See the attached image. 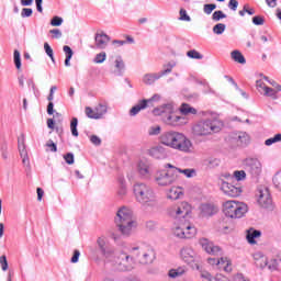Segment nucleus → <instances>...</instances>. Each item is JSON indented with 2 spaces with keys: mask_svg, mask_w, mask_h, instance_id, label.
<instances>
[{
  "mask_svg": "<svg viewBox=\"0 0 281 281\" xmlns=\"http://www.w3.org/2000/svg\"><path fill=\"white\" fill-rule=\"evenodd\" d=\"M160 143L164 144V146H168V148L179 150V153H186L187 155H190L194 148L192 140H190L188 136L176 131L162 133L160 136Z\"/></svg>",
  "mask_w": 281,
  "mask_h": 281,
  "instance_id": "f257e3e1",
  "label": "nucleus"
},
{
  "mask_svg": "<svg viewBox=\"0 0 281 281\" xmlns=\"http://www.w3.org/2000/svg\"><path fill=\"white\" fill-rule=\"evenodd\" d=\"M189 58H193L194 60H203V55L199 53L196 49H191L187 53Z\"/></svg>",
  "mask_w": 281,
  "mask_h": 281,
  "instance_id": "58836bf2",
  "label": "nucleus"
},
{
  "mask_svg": "<svg viewBox=\"0 0 281 281\" xmlns=\"http://www.w3.org/2000/svg\"><path fill=\"white\" fill-rule=\"evenodd\" d=\"M94 41L98 49H105L106 45H109V41H111V37H109V35L105 33H97Z\"/></svg>",
  "mask_w": 281,
  "mask_h": 281,
  "instance_id": "5701e85b",
  "label": "nucleus"
},
{
  "mask_svg": "<svg viewBox=\"0 0 281 281\" xmlns=\"http://www.w3.org/2000/svg\"><path fill=\"white\" fill-rule=\"evenodd\" d=\"M44 49L48 57H50L52 63H56V59L54 58V49H52V46H49L48 43H44Z\"/></svg>",
  "mask_w": 281,
  "mask_h": 281,
  "instance_id": "c03bdc74",
  "label": "nucleus"
},
{
  "mask_svg": "<svg viewBox=\"0 0 281 281\" xmlns=\"http://www.w3.org/2000/svg\"><path fill=\"white\" fill-rule=\"evenodd\" d=\"M225 30H226V25L224 23H217L216 25L213 26V32L217 35L223 34Z\"/></svg>",
  "mask_w": 281,
  "mask_h": 281,
  "instance_id": "49530a36",
  "label": "nucleus"
},
{
  "mask_svg": "<svg viewBox=\"0 0 281 281\" xmlns=\"http://www.w3.org/2000/svg\"><path fill=\"white\" fill-rule=\"evenodd\" d=\"M161 133V126L156 125L149 128V135H159Z\"/></svg>",
  "mask_w": 281,
  "mask_h": 281,
  "instance_id": "052dcab7",
  "label": "nucleus"
},
{
  "mask_svg": "<svg viewBox=\"0 0 281 281\" xmlns=\"http://www.w3.org/2000/svg\"><path fill=\"white\" fill-rule=\"evenodd\" d=\"M254 260L256 267H258L259 269H265L269 262V259L262 252H256L254 255Z\"/></svg>",
  "mask_w": 281,
  "mask_h": 281,
  "instance_id": "bb28decb",
  "label": "nucleus"
},
{
  "mask_svg": "<svg viewBox=\"0 0 281 281\" xmlns=\"http://www.w3.org/2000/svg\"><path fill=\"white\" fill-rule=\"evenodd\" d=\"M115 67L116 69H119V71H122V69H124L125 65H124V60H122V57L116 58Z\"/></svg>",
  "mask_w": 281,
  "mask_h": 281,
  "instance_id": "e2e57ef3",
  "label": "nucleus"
},
{
  "mask_svg": "<svg viewBox=\"0 0 281 281\" xmlns=\"http://www.w3.org/2000/svg\"><path fill=\"white\" fill-rule=\"evenodd\" d=\"M231 56L233 60H235V63H239V65H245V56H243V53H240L239 50H233L231 53Z\"/></svg>",
  "mask_w": 281,
  "mask_h": 281,
  "instance_id": "72a5a7b5",
  "label": "nucleus"
},
{
  "mask_svg": "<svg viewBox=\"0 0 281 281\" xmlns=\"http://www.w3.org/2000/svg\"><path fill=\"white\" fill-rule=\"evenodd\" d=\"M199 244L201 245L202 249L206 251V254H211L212 256H221L223 254V249L214 245V243L210 241L207 238H201Z\"/></svg>",
  "mask_w": 281,
  "mask_h": 281,
  "instance_id": "6ab92c4d",
  "label": "nucleus"
},
{
  "mask_svg": "<svg viewBox=\"0 0 281 281\" xmlns=\"http://www.w3.org/2000/svg\"><path fill=\"white\" fill-rule=\"evenodd\" d=\"M46 146H47V148H50L52 153H57L58 151V148L56 147V143H54V140H52V139H49L46 143Z\"/></svg>",
  "mask_w": 281,
  "mask_h": 281,
  "instance_id": "69168bd1",
  "label": "nucleus"
},
{
  "mask_svg": "<svg viewBox=\"0 0 281 281\" xmlns=\"http://www.w3.org/2000/svg\"><path fill=\"white\" fill-rule=\"evenodd\" d=\"M64 159H65L66 164H68V166H71L74 164V154L68 153V154L64 155Z\"/></svg>",
  "mask_w": 281,
  "mask_h": 281,
  "instance_id": "680f3d73",
  "label": "nucleus"
},
{
  "mask_svg": "<svg viewBox=\"0 0 281 281\" xmlns=\"http://www.w3.org/2000/svg\"><path fill=\"white\" fill-rule=\"evenodd\" d=\"M13 60H14L15 68L18 70H20L21 69V53L16 49L13 52Z\"/></svg>",
  "mask_w": 281,
  "mask_h": 281,
  "instance_id": "a19ab883",
  "label": "nucleus"
},
{
  "mask_svg": "<svg viewBox=\"0 0 281 281\" xmlns=\"http://www.w3.org/2000/svg\"><path fill=\"white\" fill-rule=\"evenodd\" d=\"M155 181L160 188H166L172 186L177 181V172L175 170H161L157 171L155 175Z\"/></svg>",
  "mask_w": 281,
  "mask_h": 281,
  "instance_id": "9b49d317",
  "label": "nucleus"
},
{
  "mask_svg": "<svg viewBox=\"0 0 281 281\" xmlns=\"http://www.w3.org/2000/svg\"><path fill=\"white\" fill-rule=\"evenodd\" d=\"M63 52L66 55V59H65L66 67H71V58H74V50L71 49V47L65 45L63 47Z\"/></svg>",
  "mask_w": 281,
  "mask_h": 281,
  "instance_id": "7c9ffc66",
  "label": "nucleus"
},
{
  "mask_svg": "<svg viewBox=\"0 0 281 281\" xmlns=\"http://www.w3.org/2000/svg\"><path fill=\"white\" fill-rule=\"evenodd\" d=\"M97 245L104 258H113L115 250L113 249V247H111V245H109L106 237H99L97 240Z\"/></svg>",
  "mask_w": 281,
  "mask_h": 281,
  "instance_id": "aec40b11",
  "label": "nucleus"
},
{
  "mask_svg": "<svg viewBox=\"0 0 281 281\" xmlns=\"http://www.w3.org/2000/svg\"><path fill=\"white\" fill-rule=\"evenodd\" d=\"M233 177H235L236 181H245L247 172H245V170H236L234 171Z\"/></svg>",
  "mask_w": 281,
  "mask_h": 281,
  "instance_id": "37998d69",
  "label": "nucleus"
},
{
  "mask_svg": "<svg viewBox=\"0 0 281 281\" xmlns=\"http://www.w3.org/2000/svg\"><path fill=\"white\" fill-rule=\"evenodd\" d=\"M119 271H133L135 268V258L126 252H121L116 261Z\"/></svg>",
  "mask_w": 281,
  "mask_h": 281,
  "instance_id": "2eb2a0df",
  "label": "nucleus"
},
{
  "mask_svg": "<svg viewBox=\"0 0 281 281\" xmlns=\"http://www.w3.org/2000/svg\"><path fill=\"white\" fill-rule=\"evenodd\" d=\"M272 183L281 192V170L273 176Z\"/></svg>",
  "mask_w": 281,
  "mask_h": 281,
  "instance_id": "4c0bfd02",
  "label": "nucleus"
},
{
  "mask_svg": "<svg viewBox=\"0 0 281 281\" xmlns=\"http://www.w3.org/2000/svg\"><path fill=\"white\" fill-rule=\"evenodd\" d=\"M183 196V188L181 187H172L167 192V199H170L171 201H177Z\"/></svg>",
  "mask_w": 281,
  "mask_h": 281,
  "instance_id": "a878e982",
  "label": "nucleus"
},
{
  "mask_svg": "<svg viewBox=\"0 0 281 281\" xmlns=\"http://www.w3.org/2000/svg\"><path fill=\"white\" fill-rule=\"evenodd\" d=\"M214 10H216L215 3L204 4V7H203L204 14H212V12H214Z\"/></svg>",
  "mask_w": 281,
  "mask_h": 281,
  "instance_id": "de8ad7c7",
  "label": "nucleus"
},
{
  "mask_svg": "<svg viewBox=\"0 0 281 281\" xmlns=\"http://www.w3.org/2000/svg\"><path fill=\"white\" fill-rule=\"evenodd\" d=\"M180 258L183 260V262H187L190 265V262H196L199 256L196 255V251L190 246L183 247L180 250Z\"/></svg>",
  "mask_w": 281,
  "mask_h": 281,
  "instance_id": "412c9836",
  "label": "nucleus"
},
{
  "mask_svg": "<svg viewBox=\"0 0 281 281\" xmlns=\"http://www.w3.org/2000/svg\"><path fill=\"white\" fill-rule=\"evenodd\" d=\"M33 12L34 11L32 9L24 8V9H22L21 16H22V19H27V18L32 16Z\"/></svg>",
  "mask_w": 281,
  "mask_h": 281,
  "instance_id": "6e6d98bb",
  "label": "nucleus"
},
{
  "mask_svg": "<svg viewBox=\"0 0 281 281\" xmlns=\"http://www.w3.org/2000/svg\"><path fill=\"white\" fill-rule=\"evenodd\" d=\"M180 113L182 115H196V109L190 106L188 103H182L180 106Z\"/></svg>",
  "mask_w": 281,
  "mask_h": 281,
  "instance_id": "2f4dec72",
  "label": "nucleus"
},
{
  "mask_svg": "<svg viewBox=\"0 0 281 281\" xmlns=\"http://www.w3.org/2000/svg\"><path fill=\"white\" fill-rule=\"evenodd\" d=\"M180 21H192V19L190 18V15H188V11H186V9H180Z\"/></svg>",
  "mask_w": 281,
  "mask_h": 281,
  "instance_id": "864d4df0",
  "label": "nucleus"
},
{
  "mask_svg": "<svg viewBox=\"0 0 281 281\" xmlns=\"http://www.w3.org/2000/svg\"><path fill=\"white\" fill-rule=\"evenodd\" d=\"M221 128H223V122L206 119L194 124L192 133L195 137H205L212 133H221Z\"/></svg>",
  "mask_w": 281,
  "mask_h": 281,
  "instance_id": "39448f33",
  "label": "nucleus"
},
{
  "mask_svg": "<svg viewBox=\"0 0 281 281\" xmlns=\"http://www.w3.org/2000/svg\"><path fill=\"white\" fill-rule=\"evenodd\" d=\"M261 95H266L267 98H272V100H278V91L273 88L268 87Z\"/></svg>",
  "mask_w": 281,
  "mask_h": 281,
  "instance_id": "e433bc0d",
  "label": "nucleus"
},
{
  "mask_svg": "<svg viewBox=\"0 0 281 281\" xmlns=\"http://www.w3.org/2000/svg\"><path fill=\"white\" fill-rule=\"evenodd\" d=\"M222 19H227V14H225L223 11L218 10V11H214V13L212 14V20L215 22L221 21Z\"/></svg>",
  "mask_w": 281,
  "mask_h": 281,
  "instance_id": "79ce46f5",
  "label": "nucleus"
},
{
  "mask_svg": "<svg viewBox=\"0 0 281 281\" xmlns=\"http://www.w3.org/2000/svg\"><path fill=\"white\" fill-rule=\"evenodd\" d=\"M207 164H209L210 168H216V166L221 165V160H218L216 158H211L207 160Z\"/></svg>",
  "mask_w": 281,
  "mask_h": 281,
  "instance_id": "338daca9",
  "label": "nucleus"
},
{
  "mask_svg": "<svg viewBox=\"0 0 281 281\" xmlns=\"http://www.w3.org/2000/svg\"><path fill=\"white\" fill-rule=\"evenodd\" d=\"M18 148L20 157H25L27 155V149H25V137L22 135V138L18 139Z\"/></svg>",
  "mask_w": 281,
  "mask_h": 281,
  "instance_id": "c9c22d12",
  "label": "nucleus"
},
{
  "mask_svg": "<svg viewBox=\"0 0 281 281\" xmlns=\"http://www.w3.org/2000/svg\"><path fill=\"white\" fill-rule=\"evenodd\" d=\"M260 236H262V233L260 231L250 228L247 231L246 238L249 245H256V238H260Z\"/></svg>",
  "mask_w": 281,
  "mask_h": 281,
  "instance_id": "cd10ccee",
  "label": "nucleus"
},
{
  "mask_svg": "<svg viewBox=\"0 0 281 281\" xmlns=\"http://www.w3.org/2000/svg\"><path fill=\"white\" fill-rule=\"evenodd\" d=\"M0 267H1L2 271L8 270V257H5V255H2L0 257Z\"/></svg>",
  "mask_w": 281,
  "mask_h": 281,
  "instance_id": "5fc2aeb1",
  "label": "nucleus"
},
{
  "mask_svg": "<svg viewBox=\"0 0 281 281\" xmlns=\"http://www.w3.org/2000/svg\"><path fill=\"white\" fill-rule=\"evenodd\" d=\"M50 25H53V27H60V25H63V18L60 16H54L52 20H50Z\"/></svg>",
  "mask_w": 281,
  "mask_h": 281,
  "instance_id": "8fccbe9b",
  "label": "nucleus"
},
{
  "mask_svg": "<svg viewBox=\"0 0 281 281\" xmlns=\"http://www.w3.org/2000/svg\"><path fill=\"white\" fill-rule=\"evenodd\" d=\"M104 60H106V53H99L94 57V63L97 64H102Z\"/></svg>",
  "mask_w": 281,
  "mask_h": 281,
  "instance_id": "603ef678",
  "label": "nucleus"
},
{
  "mask_svg": "<svg viewBox=\"0 0 281 281\" xmlns=\"http://www.w3.org/2000/svg\"><path fill=\"white\" fill-rule=\"evenodd\" d=\"M228 8L233 12H236V10H238V0H229Z\"/></svg>",
  "mask_w": 281,
  "mask_h": 281,
  "instance_id": "0e129e2a",
  "label": "nucleus"
},
{
  "mask_svg": "<svg viewBox=\"0 0 281 281\" xmlns=\"http://www.w3.org/2000/svg\"><path fill=\"white\" fill-rule=\"evenodd\" d=\"M138 175L143 179H150L153 177V164L148 160H140L137 166Z\"/></svg>",
  "mask_w": 281,
  "mask_h": 281,
  "instance_id": "4be33fe9",
  "label": "nucleus"
},
{
  "mask_svg": "<svg viewBox=\"0 0 281 281\" xmlns=\"http://www.w3.org/2000/svg\"><path fill=\"white\" fill-rule=\"evenodd\" d=\"M150 157H154V159H166L168 157V153L164 148V146H155L151 149H149Z\"/></svg>",
  "mask_w": 281,
  "mask_h": 281,
  "instance_id": "b1692460",
  "label": "nucleus"
},
{
  "mask_svg": "<svg viewBox=\"0 0 281 281\" xmlns=\"http://www.w3.org/2000/svg\"><path fill=\"white\" fill-rule=\"evenodd\" d=\"M247 211V204L244 202L229 200L223 204V212L228 218H243Z\"/></svg>",
  "mask_w": 281,
  "mask_h": 281,
  "instance_id": "0eeeda50",
  "label": "nucleus"
},
{
  "mask_svg": "<svg viewBox=\"0 0 281 281\" xmlns=\"http://www.w3.org/2000/svg\"><path fill=\"white\" fill-rule=\"evenodd\" d=\"M183 273H186V268L179 267L176 269H170L168 271V277L171 278L172 280H175L176 278H181V276H183Z\"/></svg>",
  "mask_w": 281,
  "mask_h": 281,
  "instance_id": "473e14b6",
  "label": "nucleus"
},
{
  "mask_svg": "<svg viewBox=\"0 0 281 281\" xmlns=\"http://www.w3.org/2000/svg\"><path fill=\"white\" fill-rule=\"evenodd\" d=\"M130 252L137 258L140 265H153L155 260V250L150 246L132 247Z\"/></svg>",
  "mask_w": 281,
  "mask_h": 281,
  "instance_id": "6e6552de",
  "label": "nucleus"
},
{
  "mask_svg": "<svg viewBox=\"0 0 281 281\" xmlns=\"http://www.w3.org/2000/svg\"><path fill=\"white\" fill-rule=\"evenodd\" d=\"M70 131L74 137H78V119L77 117H72L70 122Z\"/></svg>",
  "mask_w": 281,
  "mask_h": 281,
  "instance_id": "ea45409f",
  "label": "nucleus"
},
{
  "mask_svg": "<svg viewBox=\"0 0 281 281\" xmlns=\"http://www.w3.org/2000/svg\"><path fill=\"white\" fill-rule=\"evenodd\" d=\"M154 115H159L167 126H183L187 124L186 117L177 114L172 103L162 104L153 110Z\"/></svg>",
  "mask_w": 281,
  "mask_h": 281,
  "instance_id": "7ed1b4c3",
  "label": "nucleus"
},
{
  "mask_svg": "<svg viewBox=\"0 0 281 281\" xmlns=\"http://www.w3.org/2000/svg\"><path fill=\"white\" fill-rule=\"evenodd\" d=\"M121 187L117 191L119 196H126V184L124 182V179H120Z\"/></svg>",
  "mask_w": 281,
  "mask_h": 281,
  "instance_id": "09e8293b",
  "label": "nucleus"
},
{
  "mask_svg": "<svg viewBox=\"0 0 281 281\" xmlns=\"http://www.w3.org/2000/svg\"><path fill=\"white\" fill-rule=\"evenodd\" d=\"M135 200L143 207H155L157 205V193L155 189L144 182H137L133 187Z\"/></svg>",
  "mask_w": 281,
  "mask_h": 281,
  "instance_id": "f03ea898",
  "label": "nucleus"
},
{
  "mask_svg": "<svg viewBox=\"0 0 281 281\" xmlns=\"http://www.w3.org/2000/svg\"><path fill=\"white\" fill-rule=\"evenodd\" d=\"M116 227L123 236H131L133 227H135L136 222L133 218V210L123 206L119 209L115 217Z\"/></svg>",
  "mask_w": 281,
  "mask_h": 281,
  "instance_id": "20e7f679",
  "label": "nucleus"
},
{
  "mask_svg": "<svg viewBox=\"0 0 281 281\" xmlns=\"http://www.w3.org/2000/svg\"><path fill=\"white\" fill-rule=\"evenodd\" d=\"M236 140L240 146H247V144H249V134L246 132H239L236 134Z\"/></svg>",
  "mask_w": 281,
  "mask_h": 281,
  "instance_id": "c756f323",
  "label": "nucleus"
},
{
  "mask_svg": "<svg viewBox=\"0 0 281 281\" xmlns=\"http://www.w3.org/2000/svg\"><path fill=\"white\" fill-rule=\"evenodd\" d=\"M191 212L192 206L188 202H181L168 209V215L173 218V221H188V216H190Z\"/></svg>",
  "mask_w": 281,
  "mask_h": 281,
  "instance_id": "1a4fd4ad",
  "label": "nucleus"
},
{
  "mask_svg": "<svg viewBox=\"0 0 281 281\" xmlns=\"http://www.w3.org/2000/svg\"><path fill=\"white\" fill-rule=\"evenodd\" d=\"M109 106L105 103H99L94 109L91 106H86V115L90 120H102L106 115Z\"/></svg>",
  "mask_w": 281,
  "mask_h": 281,
  "instance_id": "4468645a",
  "label": "nucleus"
},
{
  "mask_svg": "<svg viewBox=\"0 0 281 281\" xmlns=\"http://www.w3.org/2000/svg\"><path fill=\"white\" fill-rule=\"evenodd\" d=\"M173 172H180V175H184V177H188V179H192V177L196 175V170L194 169L175 168Z\"/></svg>",
  "mask_w": 281,
  "mask_h": 281,
  "instance_id": "f704fd0d",
  "label": "nucleus"
},
{
  "mask_svg": "<svg viewBox=\"0 0 281 281\" xmlns=\"http://www.w3.org/2000/svg\"><path fill=\"white\" fill-rule=\"evenodd\" d=\"M172 67L175 65L168 64L167 68L165 70H161L160 72H154V74H146L143 76V82L144 85H155L159 78H164V76L172 72Z\"/></svg>",
  "mask_w": 281,
  "mask_h": 281,
  "instance_id": "dca6fc26",
  "label": "nucleus"
},
{
  "mask_svg": "<svg viewBox=\"0 0 281 281\" xmlns=\"http://www.w3.org/2000/svg\"><path fill=\"white\" fill-rule=\"evenodd\" d=\"M254 25H265V18L256 15L252 18Z\"/></svg>",
  "mask_w": 281,
  "mask_h": 281,
  "instance_id": "bf43d9fd",
  "label": "nucleus"
},
{
  "mask_svg": "<svg viewBox=\"0 0 281 281\" xmlns=\"http://www.w3.org/2000/svg\"><path fill=\"white\" fill-rule=\"evenodd\" d=\"M49 34H53L52 38H63V32L59 29L50 30Z\"/></svg>",
  "mask_w": 281,
  "mask_h": 281,
  "instance_id": "4d7b16f0",
  "label": "nucleus"
},
{
  "mask_svg": "<svg viewBox=\"0 0 281 281\" xmlns=\"http://www.w3.org/2000/svg\"><path fill=\"white\" fill-rule=\"evenodd\" d=\"M159 100H161V95H159V94H154L149 99L140 100L136 105H134L130 110L131 117H135V115H137L140 111H144V109H148L150 106H155V103L159 102Z\"/></svg>",
  "mask_w": 281,
  "mask_h": 281,
  "instance_id": "ddd939ff",
  "label": "nucleus"
},
{
  "mask_svg": "<svg viewBox=\"0 0 281 281\" xmlns=\"http://www.w3.org/2000/svg\"><path fill=\"white\" fill-rule=\"evenodd\" d=\"M172 234L176 238H194L196 236V227L188 220L173 221Z\"/></svg>",
  "mask_w": 281,
  "mask_h": 281,
  "instance_id": "423d86ee",
  "label": "nucleus"
},
{
  "mask_svg": "<svg viewBox=\"0 0 281 281\" xmlns=\"http://www.w3.org/2000/svg\"><path fill=\"white\" fill-rule=\"evenodd\" d=\"M202 216H214V214H218V206L214 204H202L201 205Z\"/></svg>",
  "mask_w": 281,
  "mask_h": 281,
  "instance_id": "393cba45",
  "label": "nucleus"
},
{
  "mask_svg": "<svg viewBox=\"0 0 281 281\" xmlns=\"http://www.w3.org/2000/svg\"><path fill=\"white\" fill-rule=\"evenodd\" d=\"M259 93H263V91L268 88V86L265 83V81H262V79L257 80V85H256Z\"/></svg>",
  "mask_w": 281,
  "mask_h": 281,
  "instance_id": "3c124183",
  "label": "nucleus"
},
{
  "mask_svg": "<svg viewBox=\"0 0 281 281\" xmlns=\"http://www.w3.org/2000/svg\"><path fill=\"white\" fill-rule=\"evenodd\" d=\"M280 266H281V259L279 257L271 258L268 260L267 268L269 271H280Z\"/></svg>",
  "mask_w": 281,
  "mask_h": 281,
  "instance_id": "c85d7f7f",
  "label": "nucleus"
},
{
  "mask_svg": "<svg viewBox=\"0 0 281 281\" xmlns=\"http://www.w3.org/2000/svg\"><path fill=\"white\" fill-rule=\"evenodd\" d=\"M244 169L252 179H258L262 175V162L258 158H246Z\"/></svg>",
  "mask_w": 281,
  "mask_h": 281,
  "instance_id": "9d476101",
  "label": "nucleus"
},
{
  "mask_svg": "<svg viewBox=\"0 0 281 281\" xmlns=\"http://www.w3.org/2000/svg\"><path fill=\"white\" fill-rule=\"evenodd\" d=\"M278 142H281V134H276L274 137L266 139L265 144L272 146V144H278Z\"/></svg>",
  "mask_w": 281,
  "mask_h": 281,
  "instance_id": "a18cd8bd",
  "label": "nucleus"
},
{
  "mask_svg": "<svg viewBox=\"0 0 281 281\" xmlns=\"http://www.w3.org/2000/svg\"><path fill=\"white\" fill-rule=\"evenodd\" d=\"M257 203L263 210H273V199L268 188L261 187L257 190Z\"/></svg>",
  "mask_w": 281,
  "mask_h": 281,
  "instance_id": "f8f14e48",
  "label": "nucleus"
},
{
  "mask_svg": "<svg viewBox=\"0 0 281 281\" xmlns=\"http://www.w3.org/2000/svg\"><path fill=\"white\" fill-rule=\"evenodd\" d=\"M209 265H212L213 267H217V269H223L226 273H232V260H229L227 257L222 258H209L207 259Z\"/></svg>",
  "mask_w": 281,
  "mask_h": 281,
  "instance_id": "f3484780",
  "label": "nucleus"
},
{
  "mask_svg": "<svg viewBox=\"0 0 281 281\" xmlns=\"http://www.w3.org/2000/svg\"><path fill=\"white\" fill-rule=\"evenodd\" d=\"M1 153H2V158L8 159V143H2Z\"/></svg>",
  "mask_w": 281,
  "mask_h": 281,
  "instance_id": "774afa93",
  "label": "nucleus"
},
{
  "mask_svg": "<svg viewBox=\"0 0 281 281\" xmlns=\"http://www.w3.org/2000/svg\"><path fill=\"white\" fill-rule=\"evenodd\" d=\"M90 142L93 146H100L102 144V139L98 135H91Z\"/></svg>",
  "mask_w": 281,
  "mask_h": 281,
  "instance_id": "13d9d810",
  "label": "nucleus"
},
{
  "mask_svg": "<svg viewBox=\"0 0 281 281\" xmlns=\"http://www.w3.org/2000/svg\"><path fill=\"white\" fill-rule=\"evenodd\" d=\"M221 190L226 196H240L243 194V189L240 187H236L234 184H231L229 182H225V180H221Z\"/></svg>",
  "mask_w": 281,
  "mask_h": 281,
  "instance_id": "a211bd4d",
  "label": "nucleus"
}]
</instances>
